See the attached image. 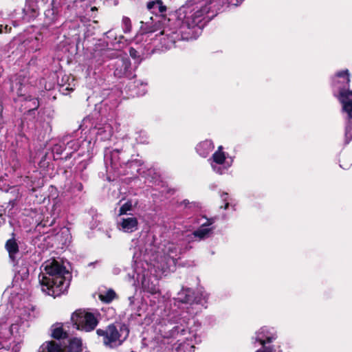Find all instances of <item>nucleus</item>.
<instances>
[{"mask_svg": "<svg viewBox=\"0 0 352 352\" xmlns=\"http://www.w3.org/2000/svg\"><path fill=\"white\" fill-rule=\"evenodd\" d=\"M226 2L236 6L239 3L238 0H188L176 11L174 27L169 25L170 19L164 14L144 16L140 21V34L136 40L139 41L140 36L148 37L160 30L155 36L162 47L170 49L177 41L188 39L190 30L209 18L210 13L214 14Z\"/></svg>", "mask_w": 352, "mask_h": 352, "instance_id": "obj_1", "label": "nucleus"}, {"mask_svg": "<svg viewBox=\"0 0 352 352\" xmlns=\"http://www.w3.org/2000/svg\"><path fill=\"white\" fill-rule=\"evenodd\" d=\"M177 253V246L168 241L146 248L144 253L135 252L133 258L136 263V276L133 275V278L141 281L145 292L151 294H159L158 278L174 270Z\"/></svg>", "mask_w": 352, "mask_h": 352, "instance_id": "obj_2", "label": "nucleus"}, {"mask_svg": "<svg viewBox=\"0 0 352 352\" xmlns=\"http://www.w3.org/2000/svg\"><path fill=\"white\" fill-rule=\"evenodd\" d=\"M41 268L39 282L43 292L56 297L67 291L71 275L65 267L55 259H51L43 263Z\"/></svg>", "mask_w": 352, "mask_h": 352, "instance_id": "obj_3", "label": "nucleus"}, {"mask_svg": "<svg viewBox=\"0 0 352 352\" xmlns=\"http://www.w3.org/2000/svg\"><path fill=\"white\" fill-rule=\"evenodd\" d=\"M334 83H342L345 86L340 89L338 98L342 106V111L347 114L349 120H352V90L346 88L350 82V75L348 69L338 72L334 78Z\"/></svg>", "mask_w": 352, "mask_h": 352, "instance_id": "obj_4", "label": "nucleus"}, {"mask_svg": "<svg viewBox=\"0 0 352 352\" xmlns=\"http://www.w3.org/2000/svg\"><path fill=\"white\" fill-rule=\"evenodd\" d=\"M97 334L103 337L104 344L110 348L117 347L126 339L129 330L125 325L118 329L114 325H109L105 330L98 329Z\"/></svg>", "mask_w": 352, "mask_h": 352, "instance_id": "obj_5", "label": "nucleus"}, {"mask_svg": "<svg viewBox=\"0 0 352 352\" xmlns=\"http://www.w3.org/2000/svg\"><path fill=\"white\" fill-rule=\"evenodd\" d=\"M212 169L219 175H223L232 166L233 157L223 151V147L219 146L209 160Z\"/></svg>", "mask_w": 352, "mask_h": 352, "instance_id": "obj_6", "label": "nucleus"}, {"mask_svg": "<svg viewBox=\"0 0 352 352\" xmlns=\"http://www.w3.org/2000/svg\"><path fill=\"white\" fill-rule=\"evenodd\" d=\"M71 319L77 329L85 331H92L98 324V320L93 314L81 310L74 312Z\"/></svg>", "mask_w": 352, "mask_h": 352, "instance_id": "obj_7", "label": "nucleus"}, {"mask_svg": "<svg viewBox=\"0 0 352 352\" xmlns=\"http://www.w3.org/2000/svg\"><path fill=\"white\" fill-rule=\"evenodd\" d=\"M276 338V332L274 328L263 327L255 333L252 340L259 342L264 347L266 344L273 342Z\"/></svg>", "mask_w": 352, "mask_h": 352, "instance_id": "obj_8", "label": "nucleus"}, {"mask_svg": "<svg viewBox=\"0 0 352 352\" xmlns=\"http://www.w3.org/2000/svg\"><path fill=\"white\" fill-rule=\"evenodd\" d=\"M116 226L120 231L125 233H132L138 230V221L133 216L120 217Z\"/></svg>", "mask_w": 352, "mask_h": 352, "instance_id": "obj_9", "label": "nucleus"}, {"mask_svg": "<svg viewBox=\"0 0 352 352\" xmlns=\"http://www.w3.org/2000/svg\"><path fill=\"white\" fill-rule=\"evenodd\" d=\"M161 336L164 338L169 340L171 338H177L179 334L184 335L186 329L184 327L179 326L173 327L171 324L162 326L160 329Z\"/></svg>", "mask_w": 352, "mask_h": 352, "instance_id": "obj_10", "label": "nucleus"}, {"mask_svg": "<svg viewBox=\"0 0 352 352\" xmlns=\"http://www.w3.org/2000/svg\"><path fill=\"white\" fill-rule=\"evenodd\" d=\"M203 220L204 222H202L199 229L192 233L195 237H197L200 240L208 238L213 230V228L210 226L214 223V219H204Z\"/></svg>", "mask_w": 352, "mask_h": 352, "instance_id": "obj_11", "label": "nucleus"}, {"mask_svg": "<svg viewBox=\"0 0 352 352\" xmlns=\"http://www.w3.org/2000/svg\"><path fill=\"white\" fill-rule=\"evenodd\" d=\"M115 65L114 75L118 78H121L126 75L131 63L128 58H122L116 60Z\"/></svg>", "mask_w": 352, "mask_h": 352, "instance_id": "obj_12", "label": "nucleus"}, {"mask_svg": "<svg viewBox=\"0 0 352 352\" xmlns=\"http://www.w3.org/2000/svg\"><path fill=\"white\" fill-rule=\"evenodd\" d=\"M38 352H66L59 342L49 341L44 342L40 347Z\"/></svg>", "mask_w": 352, "mask_h": 352, "instance_id": "obj_13", "label": "nucleus"}, {"mask_svg": "<svg viewBox=\"0 0 352 352\" xmlns=\"http://www.w3.org/2000/svg\"><path fill=\"white\" fill-rule=\"evenodd\" d=\"M29 327V323L20 321L18 319L11 324L10 328V333L15 338L21 337Z\"/></svg>", "mask_w": 352, "mask_h": 352, "instance_id": "obj_14", "label": "nucleus"}, {"mask_svg": "<svg viewBox=\"0 0 352 352\" xmlns=\"http://www.w3.org/2000/svg\"><path fill=\"white\" fill-rule=\"evenodd\" d=\"M213 148V142L209 140H206L200 142L196 147L197 152L199 155L204 157H207Z\"/></svg>", "mask_w": 352, "mask_h": 352, "instance_id": "obj_15", "label": "nucleus"}, {"mask_svg": "<svg viewBox=\"0 0 352 352\" xmlns=\"http://www.w3.org/2000/svg\"><path fill=\"white\" fill-rule=\"evenodd\" d=\"M35 317L33 307H25L19 309L18 320L28 322Z\"/></svg>", "mask_w": 352, "mask_h": 352, "instance_id": "obj_16", "label": "nucleus"}, {"mask_svg": "<svg viewBox=\"0 0 352 352\" xmlns=\"http://www.w3.org/2000/svg\"><path fill=\"white\" fill-rule=\"evenodd\" d=\"M112 135V128L109 124H105L102 126L99 127L96 131V136L100 140H109Z\"/></svg>", "mask_w": 352, "mask_h": 352, "instance_id": "obj_17", "label": "nucleus"}, {"mask_svg": "<svg viewBox=\"0 0 352 352\" xmlns=\"http://www.w3.org/2000/svg\"><path fill=\"white\" fill-rule=\"evenodd\" d=\"M194 292L192 289L186 288L178 294V300L182 302L191 303L195 301Z\"/></svg>", "mask_w": 352, "mask_h": 352, "instance_id": "obj_18", "label": "nucleus"}, {"mask_svg": "<svg viewBox=\"0 0 352 352\" xmlns=\"http://www.w3.org/2000/svg\"><path fill=\"white\" fill-rule=\"evenodd\" d=\"M148 10L152 12L160 13L162 14L166 10V7L163 5L161 0H155L147 3Z\"/></svg>", "mask_w": 352, "mask_h": 352, "instance_id": "obj_19", "label": "nucleus"}, {"mask_svg": "<svg viewBox=\"0 0 352 352\" xmlns=\"http://www.w3.org/2000/svg\"><path fill=\"white\" fill-rule=\"evenodd\" d=\"M6 248L9 254L10 258L14 261L19 252L18 244L14 239H9L6 243Z\"/></svg>", "mask_w": 352, "mask_h": 352, "instance_id": "obj_20", "label": "nucleus"}, {"mask_svg": "<svg viewBox=\"0 0 352 352\" xmlns=\"http://www.w3.org/2000/svg\"><path fill=\"white\" fill-rule=\"evenodd\" d=\"M52 336L56 339H62L67 336L66 331L64 330L62 325L56 324L52 327Z\"/></svg>", "mask_w": 352, "mask_h": 352, "instance_id": "obj_21", "label": "nucleus"}, {"mask_svg": "<svg viewBox=\"0 0 352 352\" xmlns=\"http://www.w3.org/2000/svg\"><path fill=\"white\" fill-rule=\"evenodd\" d=\"M82 350V342L78 338H74L70 340L69 351L66 352H80Z\"/></svg>", "mask_w": 352, "mask_h": 352, "instance_id": "obj_22", "label": "nucleus"}, {"mask_svg": "<svg viewBox=\"0 0 352 352\" xmlns=\"http://www.w3.org/2000/svg\"><path fill=\"white\" fill-rule=\"evenodd\" d=\"M116 297V293L112 289H109L104 292H102L99 295L100 299L105 302H110L112 301Z\"/></svg>", "mask_w": 352, "mask_h": 352, "instance_id": "obj_23", "label": "nucleus"}, {"mask_svg": "<svg viewBox=\"0 0 352 352\" xmlns=\"http://www.w3.org/2000/svg\"><path fill=\"white\" fill-rule=\"evenodd\" d=\"M132 201L128 200L127 201L122 204V206H120L118 213V216L121 217L122 215L126 214L128 212L132 210Z\"/></svg>", "mask_w": 352, "mask_h": 352, "instance_id": "obj_24", "label": "nucleus"}, {"mask_svg": "<svg viewBox=\"0 0 352 352\" xmlns=\"http://www.w3.org/2000/svg\"><path fill=\"white\" fill-rule=\"evenodd\" d=\"M208 296H209V295L206 292H205L204 290L199 289L197 292V296H195V301L197 303L203 305L204 303L207 302Z\"/></svg>", "mask_w": 352, "mask_h": 352, "instance_id": "obj_25", "label": "nucleus"}, {"mask_svg": "<svg viewBox=\"0 0 352 352\" xmlns=\"http://www.w3.org/2000/svg\"><path fill=\"white\" fill-rule=\"evenodd\" d=\"M193 347L190 343H186V342L177 343L175 344L174 350L175 352H185L189 348Z\"/></svg>", "mask_w": 352, "mask_h": 352, "instance_id": "obj_26", "label": "nucleus"}, {"mask_svg": "<svg viewBox=\"0 0 352 352\" xmlns=\"http://www.w3.org/2000/svg\"><path fill=\"white\" fill-rule=\"evenodd\" d=\"M124 32H129L131 30V22L129 17L124 16L122 20Z\"/></svg>", "mask_w": 352, "mask_h": 352, "instance_id": "obj_27", "label": "nucleus"}, {"mask_svg": "<svg viewBox=\"0 0 352 352\" xmlns=\"http://www.w3.org/2000/svg\"><path fill=\"white\" fill-rule=\"evenodd\" d=\"M350 120L349 121L345 131V138L346 143H349L350 140L352 139V134L351 133V126H350Z\"/></svg>", "mask_w": 352, "mask_h": 352, "instance_id": "obj_28", "label": "nucleus"}, {"mask_svg": "<svg viewBox=\"0 0 352 352\" xmlns=\"http://www.w3.org/2000/svg\"><path fill=\"white\" fill-rule=\"evenodd\" d=\"M129 54L133 58H136L139 57L138 52L136 50H135L134 48H133V47L130 48V50H129Z\"/></svg>", "mask_w": 352, "mask_h": 352, "instance_id": "obj_29", "label": "nucleus"}, {"mask_svg": "<svg viewBox=\"0 0 352 352\" xmlns=\"http://www.w3.org/2000/svg\"><path fill=\"white\" fill-rule=\"evenodd\" d=\"M256 352H275V351L271 347L264 346L262 349L257 350Z\"/></svg>", "mask_w": 352, "mask_h": 352, "instance_id": "obj_30", "label": "nucleus"}, {"mask_svg": "<svg viewBox=\"0 0 352 352\" xmlns=\"http://www.w3.org/2000/svg\"><path fill=\"white\" fill-rule=\"evenodd\" d=\"M133 300H134V297H133V296H131L129 298L130 305H132L133 303Z\"/></svg>", "mask_w": 352, "mask_h": 352, "instance_id": "obj_31", "label": "nucleus"}, {"mask_svg": "<svg viewBox=\"0 0 352 352\" xmlns=\"http://www.w3.org/2000/svg\"><path fill=\"white\" fill-rule=\"evenodd\" d=\"M227 197H228V194L227 193H225L222 195V199L224 200V201H226L227 200Z\"/></svg>", "mask_w": 352, "mask_h": 352, "instance_id": "obj_32", "label": "nucleus"}, {"mask_svg": "<svg viewBox=\"0 0 352 352\" xmlns=\"http://www.w3.org/2000/svg\"><path fill=\"white\" fill-rule=\"evenodd\" d=\"M228 205H229L228 202H226L225 204L224 208L226 209L228 207Z\"/></svg>", "mask_w": 352, "mask_h": 352, "instance_id": "obj_33", "label": "nucleus"}]
</instances>
